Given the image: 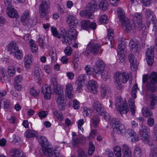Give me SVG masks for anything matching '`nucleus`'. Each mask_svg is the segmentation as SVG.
<instances>
[{
	"mask_svg": "<svg viewBox=\"0 0 157 157\" xmlns=\"http://www.w3.org/2000/svg\"><path fill=\"white\" fill-rule=\"evenodd\" d=\"M51 30L53 35L60 39L63 44L68 45L71 44V40L72 39L65 29H60V34H58L57 29L54 27H51Z\"/></svg>",
	"mask_w": 157,
	"mask_h": 157,
	"instance_id": "f257e3e1",
	"label": "nucleus"
},
{
	"mask_svg": "<svg viewBox=\"0 0 157 157\" xmlns=\"http://www.w3.org/2000/svg\"><path fill=\"white\" fill-rule=\"evenodd\" d=\"M66 19L69 27L68 33L71 39H76L77 33L75 27L76 26V24L78 23V20L75 16L71 15H67Z\"/></svg>",
	"mask_w": 157,
	"mask_h": 157,
	"instance_id": "f03ea898",
	"label": "nucleus"
},
{
	"mask_svg": "<svg viewBox=\"0 0 157 157\" xmlns=\"http://www.w3.org/2000/svg\"><path fill=\"white\" fill-rule=\"evenodd\" d=\"M39 142L42 147V150L39 151L40 153L42 154L41 151L45 155L52 157L53 154L52 150V146L46 138L44 136H41Z\"/></svg>",
	"mask_w": 157,
	"mask_h": 157,
	"instance_id": "7ed1b4c3",
	"label": "nucleus"
},
{
	"mask_svg": "<svg viewBox=\"0 0 157 157\" xmlns=\"http://www.w3.org/2000/svg\"><path fill=\"white\" fill-rule=\"evenodd\" d=\"M129 76L128 74L126 73L117 72L114 76L116 87L118 90H122L123 86L122 83H124L126 82L129 79Z\"/></svg>",
	"mask_w": 157,
	"mask_h": 157,
	"instance_id": "20e7f679",
	"label": "nucleus"
},
{
	"mask_svg": "<svg viewBox=\"0 0 157 157\" xmlns=\"http://www.w3.org/2000/svg\"><path fill=\"white\" fill-rule=\"evenodd\" d=\"M116 105L122 115L123 114H126L129 111L125 99H122L121 97L119 96L117 98Z\"/></svg>",
	"mask_w": 157,
	"mask_h": 157,
	"instance_id": "39448f33",
	"label": "nucleus"
},
{
	"mask_svg": "<svg viewBox=\"0 0 157 157\" xmlns=\"http://www.w3.org/2000/svg\"><path fill=\"white\" fill-rule=\"evenodd\" d=\"M50 4L48 0H42L39 8V12L40 18L45 17L48 13Z\"/></svg>",
	"mask_w": 157,
	"mask_h": 157,
	"instance_id": "423d86ee",
	"label": "nucleus"
},
{
	"mask_svg": "<svg viewBox=\"0 0 157 157\" xmlns=\"http://www.w3.org/2000/svg\"><path fill=\"white\" fill-rule=\"evenodd\" d=\"M150 130L149 128L144 124H141L139 128L140 134L141 139L144 143L147 144L149 142Z\"/></svg>",
	"mask_w": 157,
	"mask_h": 157,
	"instance_id": "0eeeda50",
	"label": "nucleus"
},
{
	"mask_svg": "<svg viewBox=\"0 0 157 157\" xmlns=\"http://www.w3.org/2000/svg\"><path fill=\"white\" fill-rule=\"evenodd\" d=\"M105 65L104 62L101 60L98 59L95 63L93 67V70L95 75L99 76L100 73L102 72L105 68Z\"/></svg>",
	"mask_w": 157,
	"mask_h": 157,
	"instance_id": "6e6552de",
	"label": "nucleus"
},
{
	"mask_svg": "<svg viewBox=\"0 0 157 157\" xmlns=\"http://www.w3.org/2000/svg\"><path fill=\"white\" fill-rule=\"evenodd\" d=\"M142 14L141 13H136L133 16L134 24L135 26L140 29H145L144 25L142 23Z\"/></svg>",
	"mask_w": 157,
	"mask_h": 157,
	"instance_id": "1a4fd4ad",
	"label": "nucleus"
},
{
	"mask_svg": "<svg viewBox=\"0 0 157 157\" xmlns=\"http://www.w3.org/2000/svg\"><path fill=\"white\" fill-rule=\"evenodd\" d=\"M146 59L148 65L151 66L154 63V48L153 46L148 48L145 53Z\"/></svg>",
	"mask_w": 157,
	"mask_h": 157,
	"instance_id": "9d476101",
	"label": "nucleus"
},
{
	"mask_svg": "<svg viewBox=\"0 0 157 157\" xmlns=\"http://www.w3.org/2000/svg\"><path fill=\"white\" fill-rule=\"evenodd\" d=\"M100 0H92L89 3L86 7L92 13L100 8Z\"/></svg>",
	"mask_w": 157,
	"mask_h": 157,
	"instance_id": "9b49d317",
	"label": "nucleus"
},
{
	"mask_svg": "<svg viewBox=\"0 0 157 157\" xmlns=\"http://www.w3.org/2000/svg\"><path fill=\"white\" fill-rule=\"evenodd\" d=\"M97 25L95 22L90 23L89 20H83L81 22V27L86 30L90 29L94 30L96 28Z\"/></svg>",
	"mask_w": 157,
	"mask_h": 157,
	"instance_id": "f8f14e48",
	"label": "nucleus"
},
{
	"mask_svg": "<svg viewBox=\"0 0 157 157\" xmlns=\"http://www.w3.org/2000/svg\"><path fill=\"white\" fill-rule=\"evenodd\" d=\"M90 50V52L94 55H96L98 53L101 45L95 42L94 40H91L88 44Z\"/></svg>",
	"mask_w": 157,
	"mask_h": 157,
	"instance_id": "ddd939ff",
	"label": "nucleus"
},
{
	"mask_svg": "<svg viewBox=\"0 0 157 157\" xmlns=\"http://www.w3.org/2000/svg\"><path fill=\"white\" fill-rule=\"evenodd\" d=\"M92 108L98 114L102 116L104 113L105 109L103 105L98 101H95L93 103Z\"/></svg>",
	"mask_w": 157,
	"mask_h": 157,
	"instance_id": "4468645a",
	"label": "nucleus"
},
{
	"mask_svg": "<svg viewBox=\"0 0 157 157\" xmlns=\"http://www.w3.org/2000/svg\"><path fill=\"white\" fill-rule=\"evenodd\" d=\"M129 46L131 49L133 50V52H138L140 50V48L138 41L134 38H131L129 41Z\"/></svg>",
	"mask_w": 157,
	"mask_h": 157,
	"instance_id": "2eb2a0df",
	"label": "nucleus"
},
{
	"mask_svg": "<svg viewBox=\"0 0 157 157\" xmlns=\"http://www.w3.org/2000/svg\"><path fill=\"white\" fill-rule=\"evenodd\" d=\"M87 88L91 93H97L98 85L97 82L94 80H91L88 82Z\"/></svg>",
	"mask_w": 157,
	"mask_h": 157,
	"instance_id": "dca6fc26",
	"label": "nucleus"
},
{
	"mask_svg": "<svg viewBox=\"0 0 157 157\" xmlns=\"http://www.w3.org/2000/svg\"><path fill=\"white\" fill-rule=\"evenodd\" d=\"M53 93L57 95L56 98L64 97V93L61 86L60 85L55 86H53Z\"/></svg>",
	"mask_w": 157,
	"mask_h": 157,
	"instance_id": "f3484780",
	"label": "nucleus"
},
{
	"mask_svg": "<svg viewBox=\"0 0 157 157\" xmlns=\"http://www.w3.org/2000/svg\"><path fill=\"white\" fill-rule=\"evenodd\" d=\"M6 13L8 16L11 18H17L18 16L17 12L11 5L7 6Z\"/></svg>",
	"mask_w": 157,
	"mask_h": 157,
	"instance_id": "a211bd4d",
	"label": "nucleus"
},
{
	"mask_svg": "<svg viewBox=\"0 0 157 157\" xmlns=\"http://www.w3.org/2000/svg\"><path fill=\"white\" fill-rule=\"evenodd\" d=\"M128 59L131 69L132 71L136 70L137 68V63L136 59L134 55L132 54H130L128 55Z\"/></svg>",
	"mask_w": 157,
	"mask_h": 157,
	"instance_id": "6ab92c4d",
	"label": "nucleus"
},
{
	"mask_svg": "<svg viewBox=\"0 0 157 157\" xmlns=\"http://www.w3.org/2000/svg\"><path fill=\"white\" fill-rule=\"evenodd\" d=\"M123 26V28L125 31L127 33L129 32L132 29V25L130 20L126 18L123 21L121 22Z\"/></svg>",
	"mask_w": 157,
	"mask_h": 157,
	"instance_id": "aec40b11",
	"label": "nucleus"
},
{
	"mask_svg": "<svg viewBox=\"0 0 157 157\" xmlns=\"http://www.w3.org/2000/svg\"><path fill=\"white\" fill-rule=\"evenodd\" d=\"M145 13L146 18L148 20L151 17L150 19L152 21L153 23V24L155 23L156 19L153 11L150 9H147L146 10Z\"/></svg>",
	"mask_w": 157,
	"mask_h": 157,
	"instance_id": "412c9836",
	"label": "nucleus"
},
{
	"mask_svg": "<svg viewBox=\"0 0 157 157\" xmlns=\"http://www.w3.org/2000/svg\"><path fill=\"white\" fill-rule=\"evenodd\" d=\"M74 89L73 85L71 83H69L66 86L65 94L69 98H72L73 97Z\"/></svg>",
	"mask_w": 157,
	"mask_h": 157,
	"instance_id": "4be33fe9",
	"label": "nucleus"
},
{
	"mask_svg": "<svg viewBox=\"0 0 157 157\" xmlns=\"http://www.w3.org/2000/svg\"><path fill=\"white\" fill-rule=\"evenodd\" d=\"M122 149L123 157H132L131 150L127 145L123 144L122 146Z\"/></svg>",
	"mask_w": 157,
	"mask_h": 157,
	"instance_id": "5701e85b",
	"label": "nucleus"
},
{
	"mask_svg": "<svg viewBox=\"0 0 157 157\" xmlns=\"http://www.w3.org/2000/svg\"><path fill=\"white\" fill-rule=\"evenodd\" d=\"M42 93L44 95V97L45 99H49L51 96L52 90L50 87L46 86L43 87L42 91Z\"/></svg>",
	"mask_w": 157,
	"mask_h": 157,
	"instance_id": "b1692460",
	"label": "nucleus"
},
{
	"mask_svg": "<svg viewBox=\"0 0 157 157\" xmlns=\"http://www.w3.org/2000/svg\"><path fill=\"white\" fill-rule=\"evenodd\" d=\"M113 131L118 134L124 135L126 132V129L123 124H121L114 129Z\"/></svg>",
	"mask_w": 157,
	"mask_h": 157,
	"instance_id": "393cba45",
	"label": "nucleus"
},
{
	"mask_svg": "<svg viewBox=\"0 0 157 157\" xmlns=\"http://www.w3.org/2000/svg\"><path fill=\"white\" fill-rule=\"evenodd\" d=\"M149 98L150 101L149 107L151 109H153L157 103V97L155 94H151Z\"/></svg>",
	"mask_w": 157,
	"mask_h": 157,
	"instance_id": "a878e982",
	"label": "nucleus"
},
{
	"mask_svg": "<svg viewBox=\"0 0 157 157\" xmlns=\"http://www.w3.org/2000/svg\"><path fill=\"white\" fill-rule=\"evenodd\" d=\"M56 101L58 104V107L60 110H63L65 109V103L64 102V97L56 98Z\"/></svg>",
	"mask_w": 157,
	"mask_h": 157,
	"instance_id": "bb28decb",
	"label": "nucleus"
},
{
	"mask_svg": "<svg viewBox=\"0 0 157 157\" xmlns=\"http://www.w3.org/2000/svg\"><path fill=\"white\" fill-rule=\"evenodd\" d=\"M128 133L130 136L132 137V142H135L138 141L139 139L138 135L132 129H128Z\"/></svg>",
	"mask_w": 157,
	"mask_h": 157,
	"instance_id": "cd10ccee",
	"label": "nucleus"
},
{
	"mask_svg": "<svg viewBox=\"0 0 157 157\" xmlns=\"http://www.w3.org/2000/svg\"><path fill=\"white\" fill-rule=\"evenodd\" d=\"M117 14L120 22L123 21L126 18H128L125 16V14L124 10L121 8L118 9Z\"/></svg>",
	"mask_w": 157,
	"mask_h": 157,
	"instance_id": "c85d7f7f",
	"label": "nucleus"
},
{
	"mask_svg": "<svg viewBox=\"0 0 157 157\" xmlns=\"http://www.w3.org/2000/svg\"><path fill=\"white\" fill-rule=\"evenodd\" d=\"M118 43V51L119 52L124 51L126 43L125 40L124 38H120L119 40Z\"/></svg>",
	"mask_w": 157,
	"mask_h": 157,
	"instance_id": "c756f323",
	"label": "nucleus"
},
{
	"mask_svg": "<svg viewBox=\"0 0 157 157\" xmlns=\"http://www.w3.org/2000/svg\"><path fill=\"white\" fill-rule=\"evenodd\" d=\"M6 48L7 50L10 51L12 53L18 49V47L16 46V44L13 41H12L9 44Z\"/></svg>",
	"mask_w": 157,
	"mask_h": 157,
	"instance_id": "7c9ffc66",
	"label": "nucleus"
},
{
	"mask_svg": "<svg viewBox=\"0 0 157 157\" xmlns=\"http://www.w3.org/2000/svg\"><path fill=\"white\" fill-rule=\"evenodd\" d=\"M79 14L81 16L85 17L90 19L93 18L92 14L89 10H88L86 7V10L81 11L80 12Z\"/></svg>",
	"mask_w": 157,
	"mask_h": 157,
	"instance_id": "2f4dec72",
	"label": "nucleus"
},
{
	"mask_svg": "<svg viewBox=\"0 0 157 157\" xmlns=\"http://www.w3.org/2000/svg\"><path fill=\"white\" fill-rule=\"evenodd\" d=\"M129 107L132 116H134L135 113V107L134 102L132 98H130L128 101Z\"/></svg>",
	"mask_w": 157,
	"mask_h": 157,
	"instance_id": "473e14b6",
	"label": "nucleus"
},
{
	"mask_svg": "<svg viewBox=\"0 0 157 157\" xmlns=\"http://www.w3.org/2000/svg\"><path fill=\"white\" fill-rule=\"evenodd\" d=\"M156 84L151 82H148L146 84L147 90L152 92L156 91L157 88Z\"/></svg>",
	"mask_w": 157,
	"mask_h": 157,
	"instance_id": "72a5a7b5",
	"label": "nucleus"
},
{
	"mask_svg": "<svg viewBox=\"0 0 157 157\" xmlns=\"http://www.w3.org/2000/svg\"><path fill=\"white\" fill-rule=\"evenodd\" d=\"M100 119L97 115L94 116L91 119L90 122L94 127H97L99 123Z\"/></svg>",
	"mask_w": 157,
	"mask_h": 157,
	"instance_id": "f704fd0d",
	"label": "nucleus"
},
{
	"mask_svg": "<svg viewBox=\"0 0 157 157\" xmlns=\"http://www.w3.org/2000/svg\"><path fill=\"white\" fill-rule=\"evenodd\" d=\"M142 112L143 115L146 117H151L152 116V112L147 107L143 108L142 109Z\"/></svg>",
	"mask_w": 157,
	"mask_h": 157,
	"instance_id": "c9c22d12",
	"label": "nucleus"
},
{
	"mask_svg": "<svg viewBox=\"0 0 157 157\" xmlns=\"http://www.w3.org/2000/svg\"><path fill=\"white\" fill-rule=\"evenodd\" d=\"M21 154L17 149L14 148L10 151V155L13 157H20Z\"/></svg>",
	"mask_w": 157,
	"mask_h": 157,
	"instance_id": "e433bc0d",
	"label": "nucleus"
},
{
	"mask_svg": "<svg viewBox=\"0 0 157 157\" xmlns=\"http://www.w3.org/2000/svg\"><path fill=\"white\" fill-rule=\"evenodd\" d=\"M21 21L24 25L26 26L29 28H31L34 25L33 21L31 19H25V20H24V21Z\"/></svg>",
	"mask_w": 157,
	"mask_h": 157,
	"instance_id": "4c0bfd02",
	"label": "nucleus"
},
{
	"mask_svg": "<svg viewBox=\"0 0 157 157\" xmlns=\"http://www.w3.org/2000/svg\"><path fill=\"white\" fill-rule=\"evenodd\" d=\"M121 124V122L118 119L113 118L111 120L110 125L114 130V129H115L116 127H117Z\"/></svg>",
	"mask_w": 157,
	"mask_h": 157,
	"instance_id": "58836bf2",
	"label": "nucleus"
},
{
	"mask_svg": "<svg viewBox=\"0 0 157 157\" xmlns=\"http://www.w3.org/2000/svg\"><path fill=\"white\" fill-rule=\"evenodd\" d=\"M30 45L31 47V50L32 52L33 53L36 52L38 50V47L37 45L35 43L33 40H30Z\"/></svg>",
	"mask_w": 157,
	"mask_h": 157,
	"instance_id": "ea45409f",
	"label": "nucleus"
},
{
	"mask_svg": "<svg viewBox=\"0 0 157 157\" xmlns=\"http://www.w3.org/2000/svg\"><path fill=\"white\" fill-rule=\"evenodd\" d=\"M149 79L150 82L156 84L157 83V72H152L150 75Z\"/></svg>",
	"mask_w": 157,
	"mask_h": 157,
	"instance_id": "a19ab883",
	"label": "nucleus"
},
{
	"mask_svg": "<svg viewBox=\"0 0 157 157\" xmlns=\"http://www.w3.org/2000/svg\"><path fill=\"white\" fill-rule=\"evenodd\" d=\"M113 150L115 156L116 157H121V148L119 146H116L114 147Z\"/></svg>",
	"mask_w": 157,
	"mask_h": 157,
	"instance_id": "79ce46f5",
	"label": "nucleus"
},
{
	"mask_svg": "<svg viewBox=\"0 0 157 157\" xmlns=\"http://www.w3.org/2000/svg\"><path fill=\"white\" fill-rule=\"evenodd\" d=\"M109 5L107 1L105 0H102L100 2V7L103 10H106L108 7Z\"/></svg>",
	"mask_w": 157,
	"mask_h": 157,
	"instance_id": "37998d69",
	"label": "nucleus"
},
{
	"mask_svg": "<svg viewBox=\"0 0 157 157\" xmlns=\"http://www.w3.org/2000/svg\"><path fill=\"white\" fill-rule=\"evenodd\" d=\"M7 73L9 76H13L15 73V70L14 67L13 66H9L8 68Z\"/></svg>",
	"mask_w": 157,
	"mask_h": 157,
	"instance_id": "c03bdc74",
	"label": "nucleus"
},
{
	"mask_svg": "<svg viewBox=\"0 0 157 157\" xmlns=\"http://www.w3.org/2000/svg\"><path fill=\"white\" fill-rule=\"evenodd\" d=\"M86 79V75L84 74H81L78 76V80L76 81V83L78 82L85 84V81Z\"/></svg>",
	"mask_w": 157,
	"mask_h": 157,
	"instance_id": "a18cd8bd",
	"label": "nucleus"
},
{
	"mask_svg": "<svg viewBox=\"0 0 157 157\" xmlns=\"http://www.w3.org/2000/svg\"><path fill=\"white\" fill-rule=\"evenodd\" d=\"M25 135L26 138H29L36 136L35 132L34 131L29 130L25 132Z\"/></svg>",
	"mask_w": 157,
	"mask_h": 157,
	"instance_id": "49530a36",
	"label": "nucleus"
},
{
	"mask_svg": "<svg viewBox=\"0 0 157 157\" xmlns=\"http://www.w3.org/2000/svg\"><path fill=\"white\" fill-rule=\"evenodd\" d=\"M138 90V85L136 83L133 86L131 91L132 96L134 98H135L136 97V93Z\"/></svg>",
	"mask_w": 157,
	"mask_h": 157,
	"instance_id": "de8ad7c7",
	"label": "nucleus"
},
{
	"mask_svg": "<svg viewBox=\"0 0 157 157\" xmlns=\"http://www.w3.org/2000/svg\"><path fill=\"white\" fill-rule=\"evenodd\" d=\"M30 19V16L29 11L26 10L25 11L23 14L21 16V21Z\"/></svg>",
	"mask_w": 157,
	"mask_h": 157,
	"instance_id": "09e8293b",
	"label": "nucleus"
},
{
	"mask_svg": "<svg viewBox=\"0 0 157 157\" xmlns=\"http://www.w3.org/2000/svg\"><path fill=\"white\" fill-rule=\"evenodd\" d=\"M103 79L106 81L109 79L110 77V73L106 71L105 70L101 73H100V74Z\"/></svg>",
	"mask_w": 157,
	"mask_h": 157,
	"instance_id": "8fccbe9b",
	"label": "nucleus"
},
{
	"mask_svg": "<svg viewBox=\"0 0 157 157\" xmlns=\"http://www.w3.org/2000/svg\"><path fill=\"white\" fill-rule=\"evenodd\" d=\"M13 53L14 54L15 57L18 59H22L23 57V54L22 52L19 50L18 49L14 51Z\"/></svg>",
	"mask_w": 157,
	"mask_h": 157,
	"instance_id": "3c124183",
	"label": "nucleus"
},
{
	"mask_svg": "<svg viewBox=\"0 0 157 157\" xmlns=\"http://www.w3.org/2000/svg\"><path fill=\"white\" fill-rule=\"evenodd\" d=\"M134 155L135 157H141L142 153L141 149L138 147H135L134 151Z\"/></svg>",
	"mask_w": 157,
	"mask_h": 157,
	"instance_id": "603ef678",
	"label": "nucleus"
},
{
	"mask_svg": "<svg viewBox=\"0 0 157 157\" xmlns=\"http://www.w3.org/2000/svg\"><path fill=\"white\" fill-rule=\"evenodd\" d=\"M95 149V147L92 142H90L89 143V147L88 149V154L90 155H92Z\"/></svg>",
	"mask_w": 157,
	"mask_h": 157,
	"instance_id": "864d4df0",
	"label": "nucleus"
},
{
	"mask_svg": "<svg viewBox=\"0 0 157 157\" xmlns=\"http://www.w3.org/2000/svg\"><path fill=\"white\" fill-rule=\"evenodd\" d=\"M53 113L54 116H56L59 120L62 121L63 120V117L62 113L61 112L55 110L53 111Z\"/></svg>",
	"mask_w": 157,
	"mask_h": 157,
	"instance_id": "5fc2aeb1",
	"label": "nucleus"
},
{
	"mask_svg": "<svg viewBox=\"0 0 157 157\" xmlns=\"http://www.w3.org/2000/svg\"><path fill=\"white\" fill-rule=\"evenodd\" d=\"M41 72L40 69V68L36 67L35 68L34 70V76L39 80L40 78V72Z\"/></svg>",
	"mask_w": 157,
	"mask_h": 157,
	"instance_id": "6e6d98bb",
	"label": "nucleus"
},
{
	"mask_svg": "<svg viewBox=\"0 0 157 157\" xmlns=\"http://www.w3.org/2000/svg\"><path fill=\"white\" fill-rule=\"evenodd\" d=\"M0 72L4 79L6 80L7 79V77L6 75V70L3 67H0Z\"/></svg>",
	"mask_w": 157,
	"mask_h": 157,
	"instance_id": "4d7b16f0",
	"label": "nucleus"
},
{
	"mask_svg": "<svg viewBox=\"0 0 157 157\" xmlns=\"http://www.w3.org/2000/svg\"><path fill=\"white\" fill-rule=\"evenodd\" d=\"M101 96L102 98L105 97L106 94V88L104 84H102L101 86Z\"/></svg>",
	"mask_w": 157,
	"mask_h": 157,
	"instance_id": "13d9d810",
	"label": "nucleus"
},
{
	"mask_svg": "<svg viewBox=\"0 0 157 157\" xmlns=\"http://www.w3.org/2000/svg\"><path fill=\"white\" fill-rule=\"evenodd\" d=\"M151 151L150 153V157H154L155 156H157V149L154 146L153 147H151Z\"/></svg>",
	"mask_w": 157,
	"mask_h": 157,
	"instance_id": "bf43d9fd",
	"label": "nucleus"
},
{
	"mask_svg": "<svg viewBox=\"0 0 157 157\" xmlns=\"http://www.w3.org/2000/svg\"><path fill=\"white\" fill-rule=\"evenodd\" d=\"M100 22L104 24L107 23L109 21L108 19L107 16L104 15H102L100 18Z\"/></svg>",
	"mask_w": 157,
	"mask_h": 157,
	"instance_id": "052dcab7",
	"label": "nucleus"
},
{
	"mask_svg": "<svg viewBox=\"0 0 157 157\" xmlns=\"http://www.w3.org/2000/svg\"><path fill=\"white\" fill-rule=\"evenodd\" d=\"M83 113L84 117H89L91 113V111L87 108L85 107L83 108Z\"/></svg>",
	"mask_w": 157,
	"mask_h": 157,
	"instance_id": "680f3d73",
	"label": "nucleus"
},
{
	"mask_svg": "<svg viewBox=\"0 0 157 157\" xmlns=\"http://www.w3.org/2000/svg\"><path fill=\"white\" fill-rule=\"evenodd\" d=\"M30 94L36 97L39 95V91L35 90L34 88H32L30 89Z\"/></svg>",
	"mask_w": 157,
	"mask_h": 157,
	"instance_id": "e2e57ef3",
	"label": "nucleus"
},
{
	"mask_svg": "<svg viewBox=\"0 0 157 157\" xmlns=\"http://www.w3.org/2000/svg\"><path fill=\"white\" fill-rule=\"evenodd\" d=\"M64 52L67 56H70L72 52V49L70 46L66 47L64 50Z\"/></svg>",
	"mask_w": 157,
	"mask_h": 157,
	"instance_id": "0e129e2a",
	"label": "nucleus"
},
{
	"mask_svg": "<svg viewBox=\"0 0 157 157\" xmlns=\"http://www.w3.org/2000/svg\"><path fill=\"white\" fill-rule=\"evenodd\" d=\"M114 35L113 34V30L112 29H109L108 30V39L110 40L113 39ZM110 41L111 42V40H110Z\"/></svg>",
	"mask_w": 157,
	"mask_h": 157,
	"instance_id": "69168bd1",
	"label": "nucleus"
},
{
	"mask_svg": "<svg viewBox=\"0 0 157 157\" xmlns=\"http://www.w3.org/2000/svg\"><path fill=\"white\" fill-rule=\"evenodd\" d=\"M78 157H87V155L81 148H79L78 150Z\"/></svg>",
	"mask_w": 157,
	"mask_h": 157,
	"instance_id": "338daca9",
	"label": "nucleus"
},
{
	"mask_svg": "<svg viewBox=\"0 0 157 157\" xmlns=\"http://www.w3.org/2000/svg\"><path fill=\"white\" fill-rule=\"evenodd\" d=\"M4 104V107L5 109H7L10 106V103L9 101L6 99H4L3 100Z\"/></svg>",
	"mask_w": 157,
	"mask_h": 157,
	"instance_id": "774afa93",
	"label": "nucleus"
}]
</instances>
